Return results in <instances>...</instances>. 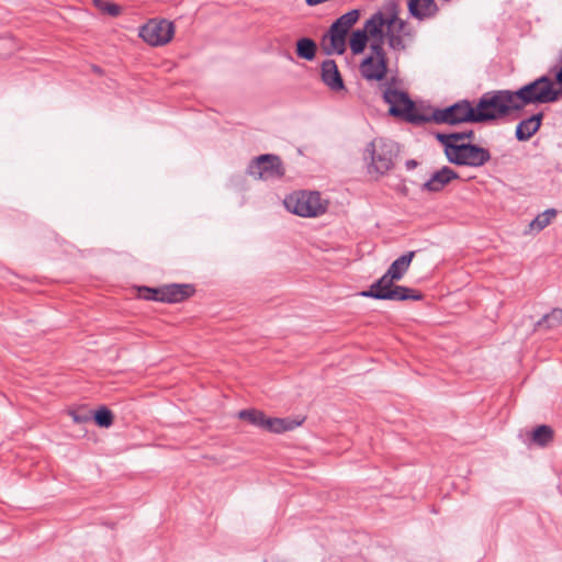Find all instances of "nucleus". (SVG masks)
Wrapping results in <instances>:
<instances>
[{"label": "nucleus", "instance_id": "39", "mask_svg": "<svg viewBox=\"0 0 562 562\" xmlns=\"http://www.w3.org/2000/svg\"><path fill=\"white\" fill-rule=\"evenodd\" d=\"M555 80L559 85L562 86V67L560 68V70L557 72V76H555Z\"/></svg>", "mask_w": 562, "mask_h": 562}, {"label": "nucleus", "instance_id": "14", "mask_svg": "<svg viewBox=\"0 0 562 562\" xmlns=\"http://www.w3.org/2000/svg\"><path fill=\"white\" fill-rule=\"evenodd\" d=\"M459 175L448 166L431 175V177L422 186V190L427 192H440L452 180L458 179Z\"/></svg>", "mask_w": 562, "mask_h": 562}, {"label": "nucleus", "instance_id": "13", "mask_svg": "<svg viewBox=\"0 0 562 562\" xmlns=\"http://www.w3.org/2000/svg\"><path fill=\"white\" fill-rule=\"evenodd\" d=\"M407 10L412 18L426 21L438 14L439 7L435 0H407Z\"/></svg>", "mask_w": 562, "mask_h": 562}, {"label": "nucleus", "instance_id": "12", "mask_svg": "<svg viewBox=\"0 0 562 562\" xmlns=\"http://www.w3.org/2000/svg\"><path fill=\"white\" fill-rule=\"evenodd\" d=\"M322 81L335 92L346 89L342 77L334 59H325L321 65Z\"/></svg>", "mask_w": 562, "mask_h": 562}, {"label": "nucleus", "instance_id": "17", "mask_svg": "<svg viewBox=\"0 0 562 562\" xmlns=\"http://www.w3.org/2000/svg\"><path fill=\"white\" fill-rule=\"evenodd\" d=\"M415 257V251H407L395 259L386 272L384 273L393 283L402 280L405 273L408 271L409 266L412 263L413 258Z\"/></svg>", "mask_w": 562, "mask_h": 562}, {"label": "nucleus", "instance_id": "28", "mask_svg": "<svg viewBox=\"0 0 562 562\" xmlns=\"http://www.w3.org/2000/svg\"><path fill=\"white\" fill-rule=\"evenodd\" d=\"M92 418L99 427L108 428L113 424L114 416L108 407L101 406L93 413Z\"/></svg>", "mask_w": 562, "mask_h": 562}, {"label": "nucleus", "instance_id": "34", "mask_svg": "<svg viewBox=\"0 0 562 562\" xmlns=\"http://www.w3.org/2000/svg\"><path fill=\"white\" fill-rule=\"evenodd\" d=\"M370 48L378 60H386L385 52L383 48V38H376V41L371 43Z\"/></svg>", "mask_w": 562, "mask_h": 562}, {"label": "nucleus", "instance_id": "29", "mask_svg": "<svg viewBox=\"0 0 562 562\" xmlns=\"http://www.w3.org/2000/svg\"><path fill=\"white\" fill-rule=\"evenodd\" d=\"M384 10L385 13L387 14V16L384 15V25L389 27V31H391V27L395 26L397 21H400L398 4L395 0H391L385 3Z\"/></svg>", "mask_w": 562, "mask_h": 562}, {"label": "nucleus", "instance_id": "40", "mask_svg": "<svg viewBox=\"0 0 562 562\" xmlns=\"http://www.w3.org/2000/svg\"><path fill=\"white\" fill-rule=\"evenodd\" d=\"M92 70H93L95 74H99V75H101V74H102V69H101L99 66H92Z\"/></svg>", "mask_w": 562, "mask_h": 562}, {"label": "nucleus", "instance_id": "20", "mask_svg": "<svg viewBox=\"0 0 562 562\" xmlns=\"http://www.w3.org/2000/svg\"><path fill=\"white\" fill-rule=\"evenodd\" d=\"M302 424V420H294L291 418H271L267 417L265 430L274 434H282L284 431L293 430Z\"/></svg>", "mask_w": 562, "mask_h": 562}, {"label": "nucleus", "instance_id": "27", "mask_svg": "<svg viewBox=\"0 0 562 562\" xmlns=\"http://www.w3.org/2000/svg\"><path fill=\"white\" fill-rule=\"evenodd\" d=\"M368 42L367 31L356 30L350 37L349 45L353 55L361 54Z\"/></svg>", "mask_w": 562, "mask_h": 562}, {"label": "nucleus", "instance_id": "21", "mask_svg": "<svg viewBox=\"0 0 562 562\" xmlns=\"http://www.w3.org/2000/svg\"><path fill=\"white\" fill-rule=\"evenodd\" d=\"M384 26V14L382 12H375L369 20L366 21L362 31H367V35L373 38H383L382 27Z\"/></svg>", "mask_w": 562, "mask_h": 562}, {"label": "nucleus", "instance_id": "35", "mask_svg": "<svg viewBox=\"0 0 562 562\" xmlns=\"http://www.w3.org/2000/svg\"><path fill=\"white\" fill-rule=\"evenodd\" d=\"M397 33H402L403 36L413 37L414 33L412 30L407 29V22L400 18V21L395 24Z\"/></svg>", "mask_w": 562, "mask_h": 562}, {"label": "nucleus", "instance_id": "7", "mask_svg": "<svg viewBox=\"0 0 562 562\" xmlns=\"http://www.w3.org/2000/svg\"><path fill=\"white\" fill-rule=\"evenodd\" d=\"M288 211L301 217H316L326 211L318 192H296L284 199Z\"/></svg>", "mask_w": 562, "mask_h": 562}, {"label": "nucleus", "instance_id": "5", "mask_svg": "<svg viewBox=\"0 0 562 562\" xmlns=\"http://www.w3.org/2000/svg\"><path fill=\"white\" fill-rule=\"evenodd\" d=\"M385 103L390 104L389 113L394 117H402L409 123L423 125L428 123L426 114L417 111L414 101L407 92L387 87L383 93Z\"/></svg>", "mask_w": 562, "mask_h": 562}, {"label": "nucleus", "instance_id": "4", "mask_svg": "<svg viewBox=\"0 0 562 562\" xmlns=\"http://www.w3.org/2000/svg\"><path fill=\"white\" fill-rule=\"evenodd\" d=\"M360 16L358 9L339 16L323 35L321 47L325 55H342L346 52V36Z\"/></svg>", "mask_w": 562, "mask_h": 562}, {"label": "nucleus", "instance_id": "22", "mask_svg": "<svg viewBox=\"0 0 562 562\" xmlns=\"http://www.w3.org/2000/svg\"><path fill=\"white\" fill-rule=\"evenodd\" d=\"M317 50L316 43L310 37H302L296 42L295 53L296 56L305 59L313 60Z\"/></svg>", "mask_w": 562, "mask_h": 562}, {"label": "nucleus", "instance_id": "30", "mask_svg": "<svg viewBox=\"0 0 562 562\" xmlns=\"http://www.w3.org/2000/svg\"><path fill=\"white\" fill-rule=\"evenodd\" d=\"M438 142L443 146L445 155L448 159L453 155V149L459 146V144L454 143L452 133L450 134H437Z\"/></svg>", "mask_w": 562, "mask_h": 562}, {"label": "nucleus", "instance_id": "26", "mask_svg": "<svg viewBox=\"0 0 562 562\" xmlns=\"http://www.w3.org/2000/svg\"><path fill=\"white\" fill-rule=\"evenodd\" d=\"M531 439L540 447H546L553 439V430L548 425H540L533 429Z\"/></svg>", "mask_w": 562, "mask_h": 562}, {"label": "nucleus", "instance_id": "2", "mask_svg": "<svg viewBox=\"0 0 562 562\" xmlns=\"http://www.w3.org/2000/svg\"><path fill=\"white\" fill-rule=\"evenodd\" d=\"M512 90H492L483 93L474 106L476 122L495 121L509 115L515 110Z\"/></svg>", "mask_w": 562, "mask_h": 562}, {"label": "nucleus", "instance_id": "16", "mask_svg": "<svg viewBox=\"0 0 562 562\" xmlns=\"http://www.w3.org/2000/svg\"><path fill=\"white\" fill-rule=\"evenodd\" d=\"M361 75L368 80H382L387 71L386 60H374L373 56H368L360 65Z\"/></svg>", "mask_w": 562, "mask_h": 562}, {"label": "nucleus", "instance_id": "6", "mask_svg": "<svg viewBox=\"0 0 562 562\" xmlns=\"http://www.w3.org/2000/svg\"><path fill=\"white\" fill-rule=\"evenodd\" d=\"M426 119H428V123L435 122L436 124L448 125L477 123L474 106L467 99L443 109H435L431 114H426Z\"/></svg>", "mask_w": 562, "mask_h": 562}, {"label": "nucleus", "instance_id": "37", "mask_svg": "<svg viewBox=\"0 0 562 562\" xmlns=\"http://www.w3.org/2000/svg\"><path fill=\"white\" fill-rule=\"evenodd\" d=\"M71 416H72L74 422L78 423V424L86 423V422H89L91 419L90 415L79 414V413H76V412H72Z\"/></svg>", "mask_w": 562, "mask_h": 562}, {"label": "nucleus", "instance_id": "8", "mask_svg": "<svg viewBox=\"0 0 562 562\" xmlns=\"http://www.w3.org/2000/svg\"><path fill=\"white\" fill-rule=\"evenodd\" d=\"M285 169L279 156L263 154L254 158L247 167V173L260 180L280 179L284 176Z\"/></svg>", "mask_w": 562, "mask_h": 562}, {"label": "nucleus", "instance_id": "15", "mask_svg": "<svg viewBox=\"0 0 562 562\" xmlns=\"http://www.w3.org/2000/svg\"><path fill=\"white\" fill-rule=\"evenodd\" d=\"M543 114L541 112L532 114L528 119L520 121L515 131V137L519 142L530 139L540 128Z\"/></svg>", "mask_w": 562, "mask_h": 562}, {"label": "nucleus", "instance_id": "36", "mask_svg": "<svg viewBox=\"0 0 562 562\" xmlns=\"http://www.w3.org/2000/svg\"><path fill=\"white\" fill-rule=\"evenodd\" d=\"M454 143L458 144L459 140L463 139H473L474 138V132L473 130L463 131V132H454L452 133Z\"/></svg>", "mask_w": 562, "mask_h": 562}, {"label": "nucleus", "instance_id": "23", "mask_svg": "<svg viewBox=\"0 0 562 562\" xmlns=\"http://www.w3.org/2000/svg\"><path fill=\"white\" fill-rule=\"evenodd\" d=\"M562 325V308H553L550 313L543 315L535 325L536 329L546 327L548 329L557 328Z\"/></svg>", "mask_w": 562, "mask_h": 562}, {"label": "nucleus", "instance_id": "32", "mask_svg": "<svg viewBox=\"0 0 562 562\" xmlns=\"http://www.w3.org/2000/svg\"><path fill=\"white\" fill-rule=\"evenodd\" d=\"M389 46L394 50H405L406 44L402 35L387 31L386 33Z\"/></svg>", "mask_w": 562, "mask_h": 562}, {"label": "nucleus", "instance_id": "31", "mask_svg": "<svg viewBox=\"0 0 562 562\" xmlns=\"http://www.w3.org/2000/svg\"><path fill=\"white\" fill-rule=\"evenodd\" d=\"M93 4L101 12L110 16H117L121 13V7L116 3L108 2L105 0H93Z\"/></svg>", "mask_w": 562, "mask_h": 562}, {"label": "nucleus", "instance_id": "10", "mask_svg": "<svg viewBox=\"0 0 562 562\" xmlns=\"http://www.w3.org/2000/svg\"><path fill=\"white\" fill-rule=\"evenodd\" d=\"M173 23L167 20H149L139 30V36L151 46H161L171 41Z\"/></svg>", "mask_w": 562, "mask_h": 562}, {"label": "nucleus", "instance_id": "11", "mask_svg": "<svg viewBox=\"0 0 562 562\" xmlns=\"http://www.w3.org/2000/svg\"><path fill=\"white\" fill-rule=\"evenodd\" d=\"M194 292L195 289L192 284L170 283L160 286L161 296L159 299L164 303H180L192 296Z\"/></svg>", "mask_w": 562, "mask_h": 562}, {"label": "nucleus", "instance_id": "24", "mask_svg": "<svg viewBox=\"0 0 562 562\" xmlns=\"http://www.w3.org/2000/svg\"><path fill=\"white\" fill-rule=\"evenodd\" d=\"M558 211L555 209H547L544 212L538 214L529 224L530 231L541 232L544 229L551 221L557 216Z\"/></svg>", "mask_w": 562, "mask_h": 562}, {"label": "nucleus", "instance_id": "25", "mask_svg": "<svg viewBox=\"0 0 562 562\" xmlns=\"http://www.w3.org/2000/svg\"><path fill=\"white\" fill-rule=\"evenodd\" d=\"M238 417L249 424L265 429L267 416L257 409H243L238 413Z\"/></svg>", "mask_w": 562, "mask_h": 562}, {"label": "nucleus", "instance_id": "9", "mask_svg": "<svg viewBox=\"0 0 562 562\" xmlns=\"http://www.w3.org/2000/svg\"><path fill=\"white\" fill-rule=\"evenodd\" d=\"M449 162L457 166L482 167L491 160L488 149L471 143L459 144Z\"/></svg>", "mask_w": 562, "mask_h": 562}, {"label": "nucleus", "instance_id": "33", "mask_svg": "<svg viewBox=\"0 0 562 562\" xmlns=\"http://www.w3.org/2000/svg\"><path fill=\"white\" fill-rule=\"evenodd\" d=\"M139 294L143 299L148 301H156L160 302V286L159 288H148V286H142L139 288Z\"/></svg>", "mask_w": 562, "mask_h": 562}, {"label": "nucleus", "instance_id": "18", "mask_svg": "<svg viewBox=\"0 0 562 562\" xmlns=\"http://www.w3.org/2000/svg\"><path fill=\"white\" fill-rule=\"evenodd\" d=\"M393 282L383 274L380 279L373 282L368 290L361 291L360 295L374 300H386L387 291H390Z\"/></svg>", "mask_w": 562, "mask_h": 562}, {"label": "nucleus", "instance_id": "3", "mask_svg": "<svg viewBox=\"0 0 562 562\" xmlns=\"http://www.w3.org/2000/svg\"><path fill=\"white\" fill-rule=\"evenodd\" d=\"M562 88L557 90L548 76H541L536 80L528 82L518 90L513 91L515 99V110L521 111L526 105L551 103L559 99Z\"/></svg>", "mask_w": 562, "mask_h": 562}, {"label": "nucleus", "instance_id": "38", "mask_svg": "<svg viewBox=\"0 0 562 562\" xmlns=\"http://www.w3.org/2000/svg\"><path fill=\"white\" fill-rule=\"evenodd\" d=\"M418 166V161L415 159H408L405 162V167L407 170H413Z\"/></svg>", "mask_w": 562, "mask_h": 562}, {"label": "nucleus", "instance_id": "1", "mask_svg": "<svg viewBox=\"0 0 562 562\" xmlns=\"http://www.w3.org/2000/svg\"><path fill=\"white\" fill-rule=\"evenodd\" d=\"M398 154L400 147L392 139L380 137L371 140L362 155L368 173L376 177L386 175L394 167Z\"/></svg>", "mask_w": 562, "mask_h": 562}, {"label": "nucleus", "instance_id": "19", "mask_svg": "<svg viewBox=\"0 0 562 562\" xmlns=\"http://www.w3.org/2000/svg\"><path fill=\"white\" fill-rule=\"evenodd\" d=\"M424 295L404 285H392L390 291H387V301H406V300H413V301H420L423 300Z\"/></svg>", "mask_w": 562, "mask_h": 562}]
</instances>
